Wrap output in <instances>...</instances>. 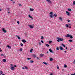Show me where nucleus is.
Instances as JSON below:
<instances>
[{
	"instance_id": "obj_25",
	"label": "nucleus",
	"mask_w": 75,
	"mask_h": 75,
	"mask_svg": "<svg viewBox=\"0 0 75 75\" xmlns=\"http://www.w3.org/2000/svg\"><path fill=\"white\" fill-rule=\"evenodd\" d=\"M73 6H75V1H74L73 2Z\"/></svg>"
},
{
	"instance_id": "obj_36",
	"label": "nucleus",
	"mask_w": 75,
	"mask_h": 75,
	"mask_svg": "<svg viewBox=\"0 0 75 75\" xmlns=\"http://www.w3.org/2000/svg\"><path fill=\"white\" fill-rule=\"evenodd\" d=\"M17 23L18 24H20V22H19V21H17Z\"/></svg>"
},
{
	"instance_id": "obj_54",
	"label": "nucleus",
	"mask_w": 75,
	"mask_h": 75,
	"mask_svg": "<svg viewBox=\"0 0 75 75\" xmlns=\"http://www.w3.org/2000/svg\"><path fill=\"white\" fill-rule=\"evenodd\" d=\"M53 74L52 73H51L50 74V75H52Z\"/></svg>"
},
{
	"instance_id": "obj_56",
	"label": "nucleus",
	"mask_w": 75,
	"mask_h": 75,
	"mask_svg": "<svg viewBox=\"0 0 75 75\" xmlns=\"http://www.w3.org/2000/svg\"><path fill=\"white\" fill-rule=\"evenodd\" d=\"M64 52H65V53H67V51H64Z\"/></svg>"
},
{
	"instance_id": "obj_41",
	"label": "nucleus",
	"mask_w": 75,
	"mask_h": 75,
	"mask_svg": "<svg viewBox=\"0 0 75 75\" xmlns=\"http://www.w3.org/2000/svg\"><path fill=\"white\" fill-rule=\"evenodd\" d=\"M56 50H59V48H58V47H57L56 48Z\"/></svg>"
},
{
	"instance_id": "obj_22",
	"label": "nucleus",
	"mask_w": 75,
	"mask_h": 75,
	"mask_svg": "<svg viewBox=\"0 0 75 75\" xmlns=\"http://www.w3.org/2000/svg\"><path fill=\"white\" fill-rule=\"evenodd\" d=\"M62 46H63V47H64V48H65V45H64V44H62Z\"/></svg>"
},
{
	"instance_id": "obj_47",
	"label": "nucleus",
	"mask_w": 75,
	"mask_h": 75,
	"mask_svg": "<svg viewBox=\"0 0 75 75\" xmlns=\"http://www.w3.org/2000/svg\"><path fill=\"white\" fill-rule=\"evenodd\" d=\"M22 68L23 69H25V68H24V67H23Z\"/></svg>"
},
{
	"instance_id": "obj_55",
	"label": "nucleus",
	"mask_w": 75,
	"mask_h": 75,
	"mask_svg": "<svg viewBox=\"0 0 75 75\" xmlns=\"http://www.w3.org/2000/svg\"><path fill=\"white\" fill-rule=\"evenodd\" d=\"M10 13V12H8V14H9V13Z\"/></svg>"
},
{
	"instance_id": "obj_2",
	"label": "nucleus",
	"mask_w": 75,
	"mask_h": 75,
	"mask_svg": "<svg viewBox=\"0 0 75 75\" xmlns=\"http://www.w3.org/2000/svg\"><path fill=\"white\" fill-rule=\"evenodd\" d=\"M49 14L51 15L50 16V17H51V18H53V17H54V16H53V12H51L49 13Z\"/></svg>"
},
{
	"instance_id": "obj_34",
	"label": "nucleus",
	"mask_w": 75,
	"mask_h": 75,
	"mask_svg": "<svg viewBox=\"0 0 75 75\" xmlns=\"http://www.w3.org/2000/svg\"><path fill=\"white\" fill-rule=\"evenodd\" d=\"M69 42H72V40H69Z\"/></svg>"
},
{
	"instance_id": "obj_9",
	"label": "nucleus",
	"mask_w": 75,
	"mask_h": 75,
	"mask_svg": "<svg viewBox=\"0 0 75 75\" xmlns=\"http://www.w3.org/2000/svg\"><path fill=\"white\" fill-rule=\"evenodd\" d=\"M70 36H71V35L69 34H67V36L66 35L65 37H70Z\"/></svg>"
},
{
	"instance_id": "obj_7",
	"label": "nucleus",
	"mask_w": 75,
	"mask_h": 75,
	"mask_svg": "<svg viewBox=\"0 0 75 75\" xmlns=\"http://www.w3.org/2000/svg\"><path fill=\"white\" fill-rule=\"evenodd\" d=\"M49 51L51 53H54V52H53V51H52V50H51V49H50L49 50Z\"/></svg>"
},
{
	"instance_id": "obj_26",
	"label": "nucleus",
	"mask_w": 75,
	"mask_h": 75,
	"mask_svg": "<svg viewBox=\"0 0 75 75\" xmlns=\"http://www.w3.org/2000/svg\"><path fill=\"white\" fill-rule=\"evenodd\" d=\"M33 57L34 58H36V55H35V54L33 55Z\"/></svg>"
},
{
	"instance_id": "obj_33",
	"label": "nucleus",
	"mask_w": 75,
	"mask_h": 75,
	"mask_svg": "<svg viewBox=\"0 0 75 75\" xmlns=\"http://www.w3.org/2000/svg\"><path fill=\"white\" fill-rule=\"evenodd\" d=\"M37 59H38V60H40V58L38 57H37Z\"/></svg>"
},
{
	"instance_id": "obj_46",
	"label": "nucleus",
	"mask_w": 75,
	"mask_h": 75,
	"mask_svg": "<svg viewBox=\"0 0 75 75\" xmlns=\"http://www.w3.org/2000/svg\"><path fill=\"white\" fill-rule=\"evenodd\" d=\"M67 21H68V22H70V20H69V19H68V20H67Z\"/></svg>"
},
{
	"instance_id": "obj_63",
	"label": "nucleus",
	"mask_w": 75,
	"mask_h": 75,
	"mask_svg": "<svg viewBox=\"0 0 75 75\" xmlns=\"http://www.w3.org/2000/svg\"><path fill=\"white\" fill-rule=\"evenodd\" d=\"M47 53H48V52L47 51Z\"/></svg>"
},
{
	"instance_id": "obj_37",
	"label": "nucleus",
	"mask_w": 75,
	"mask_h": 75,
	"mask_svg": "<svg viewBox=\"0 0 75 75\" xmlns=\"http://www.w3.org/2000/svg\"><path fill=\"white\" fill-rule=\"evenodd\" d=\"M41 39H44V37H43V36H42L41 37Z\"/></svg>"
},
{
	"instance_id": "obj_16",
	"label": "nucleus",
	"mask_w": 75,
	"mask_h": 75,
	"mask_svg": "<svg viewBox=\"0 0 75 75\" xmlns=\"http://www.w3.org/2000/svg\"><path fill=\"white\" fill-rule=\"evenodd\" d=\"M45 45H46V47H50V45H49L48 44H46Z\"/></svg>"
},
{
	"instance_id": "obj_28",
	"label": "nucleus",
	"mask_w": 75,
	"mask_h": 75,
	"mask_svg": "<svg viewBox=\"0 0 75 75\" xmlns=\"http://www.w3.org/2000/svg\"><path fill=\"white\" fill-rule=\"evenodd\" d=\"M29 17L30 18H32V19H33V18H32V17L30 15H29Z\"/></svg>"
},
{
	"instance_id": "obj_19",
	"label": "nucleus",
	"mask_w": 75,
	"mask_h": 75,
	"mask_svg": "<svg viewBox=\"0 0 75 75\" xmlns=\"http://www.w3.org/2000/svg\"><path fill=\"white\" fill-rule=\"evenodd\" d=\"M65 26L66 27H67V28H68L69 27V26L68 25V24H67L65 25Z\"/></svg>"
},
{
	"instance_id": "obj_15",
	"label": "nucleus",
	"mask_w": 75,
	"mask_h": 75,
	"mask_svg": "<svg viewBox=\"0 0 75 75\" xmlns=\"http://www.w3.org/2000/svg\"><path fill=\"white\" fill-rule=\"evenodd\" d=\"M43 64H44L45 65H48V63H46L45 62H43Z\"/></svg>"
},
{
	"instance_id": "obj_20",
	"label": "nucleus",
	"mask_w": 75,
	"mask_h": 75,
	"mask_svg": "<svg viewBox=\"0 0 75 75\" xmlns=\"http://www.w3.org/2000/svg\"><path fill=\"white\" fill-rule=\"evenodd\" d=\"M3 74V71H0V75H1Z\"/></svg>"
},
{
	"instance_id": "obj_17",
	"label": "nucleus",
	"mask_w": 75,
	"mask_h": 75,
	"mask_svg": "<svg viewBox=\"0 0 75 75\" xmlns=\"http://www.w3.org/2000/svg\"><path fill=\"white\" fill-rule=\"evenodd\" d=\"M59 19L60 20H61V21H62V18H61V17H60L59 18Z\"/></svg>"
},
{
	"instance_id": "obj_58",
	"label": "nucleus",
	"mask_w": 75,
	"mask_h": 75,
	"mask_svg": "<svg viewBox=\"0 0 75 75\" xmlns=\"http://www.w3.org/2000/svg\"><path fill=\"white\" fill-rule=\"evenodd\" d=\"M66 49L67 50V49H68V48H67V47H66Z\"/></svg>"
},
{
	"instance_id": "obj_8",
	"label": "nucleus",
	"mask_w": 75,
	"mask_h": 75,
	"mask_svg": "<svg viewBox=\"0 0 75 75\" xmlns=\"http://www.w3.org/2000/svg\"><path fill=\"white\" fill-rule=\"evenodd\" d=\"M66 13L67 14V15H68V16H69V12H68V11H66Z\"/></svg>"
},
{
	"instance_id": "obj_32",
	"label": "nucleus",
	"mask_w": 75,
	"mask_h": 75,
	"mask_svg": "<svg viewBox=\"0 0 75 75\" xmlns=\"http://www.w3.org/2000/svg\"><path fill=\"white\" fill-rule=\"evenodd\" d=\"M30 52H33V49H31L30 50Z\"/></svg>"
},
{
	"instance_id": "obj_21",
	"label": "nucleus",
	"mask_w": 75,
	"mask_h": 75,
	"mask_svg": "<svg viewBox=\"0 0 75 75\" xmlns=\"http://www.w3.org/2000/svg\"><path fill=\"white\" fill-rule=\"evenodd\" d=\"M50 61H52L53 60V59L52 58H50Z\"/></svg>"
},
{
	"instance_id": "obj_44",
	"label": "nucleus",
	"mask_w": 75,
	"mask_h": 75,
	"mask_svg": "<svg viewBox=\"0 0 75 75\" xmlns=\"http://www.w3.org/2000/svg\"><path fill=\"white\" fill-rule=\"evenodd\" d=\"M73 63L75 64V59L74 60Z\"/></svg>"
},
{
	"instance_id": "obj_24",
	"label": "nucleus",
	"mask_w": 75,
	"mask_h": 75,
	"mask_svg": "<svg viewBox=\"0 0 75 75\" xmlns=\"http://www.w3.org/2000/svg\"><path fill=\"white\" fill-rule=\"evenodd\" d=\"M70 37L71 39L73 38V37H72V35H70Z\"/></svg>"
},
{
	"instance_id": "obj_62",
	"label": "nucleus",
	"mask_w": 75,
	"mask_h": 75,
	"mask_svg": "<svg viewBox=\"0 0 75 75\" xmlns=\"http://www.w3.org/2000/svg\"><path fill=\"white\" fill-rule=\"evenodd\" d=\"M69 28H71V26H70L69 27Z\"/></svg>"
},
{
	"instance_id": "obj_14",
	"label": "nucleus",
	"mask_w": 75,
	"mask_h": 75,
	"mask_svg": "<svg viewBox=\"0 0 75 75\" xmlns=\"http://www.w3.org/2000/svg\"><path fill=\"white\" fill-rule=\"evenodd\" d=\"M7 48H9V49L11 48V46H10L8 45H7Z\"/></svg>"
},
{
	"instance_id": "obj_11",
	"label": "nucleus",
	"mask_w": 75,
	"mask_h": 75,
	"mask_svg": "<svg viewBox=\"0 0 75 75\" xmlns=\"http://www.w3.org/2000/svg\"><path fill=\"white\" fill-rule=\"evenodd\" d=\"M40 56L41 57H42L44 56V54H41L40 55Z\"/></svg>"
},
{
	"instance_id": "obj_4",
	"label": "nucleus",
	"mask_w": 75,
	"mask_h": 75,
	"mask_svg": "<svg viewBox=\"0 0 75 75\" xmlns=\"http://www.w3.org/2000/svg\"><path fill=\"white\" fill-rule=\"evenodd\" d=\"M2 31L3 32H4V33H6L7 32V31L5 30V29L4 28H2Z\"/></svg>"
},
{
	"instance_id": "obj_51",
	"label": "nucleus",
	"mask_w": 75,
	"mask_h": 75,
	"mask_svg": "<svg viewBox=\"0 0 75 75\" xmlns=\"http://www.w3.org/2000/svg\"><path fill=\"white\" fill-rule=\"evenodd\" d=\"M19 6H21V7L22 6L21 4H19Z\"/></svg>"
},
{
	"instance_id": "obj_53",
	"label": "nucleus",
	"mask_w": 75,
	"mask_h": 75,
	"mask_svg": "<svg viewBox=\"0 0 75 75\" xmlns=\"http://www.w3.org/2000/svg\"><path fill=\"white\" fill-rule=\"evenodd\" d=\"M14 67H17V66L15 65L14 66Z\"/></svg>"
},
{
	"instance_id": "obj_3",
	"label": "nucleus",
	"mask_w": 75,
	"mask_h": 75,
	"mask_svg": "<svg viewBox=\"0 0 75 75\" xmlns=\"http://www.w3.org/2000/svg\"><path fill=\"white\" fill-rule=\"evenodd\" d=\"M28 26L31 29L33 28L34 27V26H32L31 25H28Z\"/></svg>"
},
{
	"instance_id": "obj_6",
	"label": "nucleus",
	"mask_w": 75,
	"mask_h": 75,
	"mask_svg": "<svg viewBox=\"0 0 75 75\" xmlns=\"http://www.w3.org/2000/svg\"><path fill=\"white\" fill-rule=\"evenodd\" d=\"M14 67H11V69L12 71H14Z\"/></svg>"
},
{
	"instance_id": "obj_35",
	"label": "nucleus",
	"mask_w": 75,
	"mask_h": 75,
	"mask_svg": "<svg viewBox=\"0 0 75 75\" xmlns=\"http://www.w3.org/2000/svg\"><path fill=\"white\" fill-rule=\"evenodd\" d=\"M30 11H33V10H34V9H32V8H30Z\"/></svg>"
},
{
	"instance_id": "obj_30",
	"label": "nucleus",
	"mask_w": 75,
	"mask_h": 75,
	"mask_svg": "<svg viewBox=\"0 0 75 75\" xmlns=\"http://www.w3.org/2000/svg\"><path fill=\"white\" fill-rule=\"evenodd\" d=\"M31 58H27V59H28V60H30V59H31Z\"/></svg>"
},
{
	"instance_id": "obj_13",
	"label": "nucleus",
	"mask_w": 75,
	"mask_h": 75,
	"mask_svg": "<svg viewBox=\"0 0 75 75\" xmlns=\"http://www.w3.org/2000/svg\"><path fill=\"white\" fill-rule=\"evenodd\" d=\"M16 37H18V40H20V39H21L20 37L17 36V35H16Z\"/></svg>"
},
{
	"instance_id": "obj_23",
	"label": "nucleus",
	"mask_w": 75,
	"mask_h": 75,
	"mask_svg": "<svg viewBox=\"0 0 75 75\" xmlns=\"http://www.w3.org/2000/svg\"><path fill=\"white\" fill-rule=\"evenodd\" d=\"M30 63H33V62H34V61L33 60H30Z\"/></svg>"
},
{
	"instance_id": "obj_38",
	"label": "nucleus",
	"mask_w": 75,
	"mask_h": 75,
	"mask_svg": "<svg viewBox=\"0 0 75 75\" xmlns=\"http://www.w3.org/2000/svg\"><path fill=\"white\" fill-rule=\"evenodd\" d=\"M20 51H23V49H22L21 48H20Z\"/></svg>"
},
{
	"instance_id": "obj_45",
	"label": "nucleus",
	"mask_w": 75,
	"mask_h": 75,
	"mask_svg": "<svg viewBox=\"0 0 75 75\" xmlns=\"http://www.w3.org/2000/svg\"><path fill=\"white\" fill-rule=\"evenodd\" d=\"M57 69H59V67L58 66V65L57 66Z\"/></svg>"
},
{
	"instance_id": "obj_57",
	"label": "nucleus",
	"mask_w": 75,
	"mask_h": 75,
	"mask_svg": "<svg viewBox=\"0 0 75 75\" xmlns=\"http://www.w3.org/2000/svg\"><path fill=\"white\" fill-rule=\"evenodd\" d=\"M10 10V8H8V10Z\"/></svg>"
},
{
	"instance_id": "obj_29",
	"label": "nucleus",
	"mask_w": 75,
	"mask_h": 75,
	"mask_svg": "<svg viewBox=\"0 0 75 75\" xmlns=\"http://www.w3.org/2000/svg\"><path fill=\"white\" fill-rule=\"evenodd\" d=\"M68 10L69 11H72V10L70 9H68Z\"/></svg>"
},
{
	"instance_id": "obj_59",
	"label": "nucleus",
	"mask_w": 75,
	"mask_h": 75,
	"mask_svg": "<svg viewBox=\"0 0 75 75\" xmlns=\"http://www.w3.org/2000/svg\"><path fill=\"white\" fill-rule=\"evenodd\" d=\"M69 25H71V24H69Z\"/></svg>"
},
{
	"instance_id": "obj_39",
	"label": "nucleus",
	"mask_w": 75,
	"mask_h": 75,
	"mask_svg": "<svg viewBox=\"0 0 75 75\" xmlns=\"http://www.w3.org/2000/svg\"><path fill=\"white\" fill-rule=\"evenodd\" d=\"M52 42V41H50L49 42V44H51V43Z\"/></svg>"
},
{
	"instance_id": "obj_12",
	"label": "nucleus",
	"mask_w": 75,
	"mask_h": 75,
	"mask_svg": "<svg viewBox=\"0 0 75 75\" xmlns=\"http://www.w3.org/2000/svg\"><path fill=\"white\" fill-rule=\"evenodd\" d=\"M59 48L60 50H63V48H62L61 46L59 47Z\"/></svg>"
},
{
	"instance_id": "obj_5",
	"label": "nucleus",
	"mask_w": 75,
	"mask_h": 75,
	"mask_svg": "<svg viewBox=\"0 0 75 75\" xmlns=\"http://www.w3.org/2000/svg\"><path fill=\"white\" fill-rule=\"evenodd\" d=\"M46 1H47V2H48V3H50V4H51V3H52L50 0H46Z\"/></svg>"
},
{
	"instance_id": "obj_27",
	"label": "nucleus",
	"mask_w": 75,
	"mask_h": 75,
	"mask_svg": "<svg viewBox=\"0 0 75 75\" xmlns=\"http://www.w3.org/2000/svg\"><path fill=\"white\" fill-rule=\"evenodd\" d=\"M20 45L22 47H23L24 46V45L22 43H21Z\"/></svg>"
},
{
	"instance_id": "obj_49",
	"label": "nucleus",
	"mask_w": 75,
	"mask_h": 75,
	"mask_svg": "<svg viewBox=\"0 0 75 75\" xmlns=\"http://www.w3.org/2000/svg\"><path fill=\"white\" fill-rule=\"evenodd\" d=\"M39 45H41V42H39Z\"/></svg>"
},
{
	"instance_id": "obj_18",
	"label": "nucleus",
	"mask_w": 75,
	"mask_h": 75,
	"mask_svg": "<svg viewBox=\"0 0 75 75\" xmlns=\"http://www.w3.org/2000/svg\"><path fill=\"white\" fill-rule=\"evenodd\" d=\"M3 62H6L7 61L5 59H3Z\"/></svg>"
},
{
	"instance_id": "obj_1",
	"label": "nucleus",
	"mask_w": 75,
	"mask_h": 75,
	"mask_svg": "<svg viewBox=\"0 0 75 75\" xmlns=\"http://www.w3.org/2000/svg\"><path fill=\"white\" fill-rule=\"evenodd\" d=\"M56 39H57V41L58 42H59V41H64V39L61 38L57 37V38Z\"/></svg>"
},
{
	"instance_id": "obj_52",
	"label": "nucleus",
	"mask_w": 75,
	"mask_h": 75,
	"mask_svg": "<svg viewBox=\"0 0 75 75\" xmlns=\"http://www.w3.org/2000/svg\"><path fill=\"white\" fill-rule=\"evenodd\" d=\"M1 51H2V50H1V49H0V52H1Z\"/></svg>"
},
{
	"instance_id": "obj_61",
	"label": "nucleus",
	"mask_w": 75,
	"mask_h": 75,
	"mask_svg": "<svg viewBox=\"0 0 75 75\" xmlns=\"http://www.w3.org/2000/svg\"><path fill=\"white\" fill-rule=\"evenodd\" d=\"M15 45H16V46H17V44H15Z\"/></svg>"
},
{
	"instance_id": "obj_42",
	"label": "nucleus",
	"mask_w": 75,
	"mask_h": 75,
	"mask_svg": "<svg viewBox=\"0 0 75 75\" xmlns=\"http://www.w3.org/2000/svg\"><path fill=\"white\" fill-rule=\"evenodd\" d=\"M67 65H66L65 64L64 65V67H65V68H67Z\"/></svg>"
},
{
	"instance_id": "obj_48",
	"label": "nucleus",
	"mask_w": 75,
	"mask_h": 75,
	"mask_svg": "<svg viewBox=\"0 0 75 75\" xmlns=\"http://www.w3.org/2000/svg\"><path fill=\"white\" fill-rule=\"evenodd\" d=\"M71 75H75V73H74L73 74H71Z\"/></svg>"
},
{
	"instance_id": "obj_50",
	"label": "nucleus",
	"mask_w": 75,
	"mask_h": 75,
	"mask_svg": "<svg viewBox=\"0 0 75 75\" xmlns=\"http://www.w3.org/2000/svg\"><path fill=\"white\" fill-rule=\"evenodd\" d=\"M1 57H3V56H4V55L3 54H1Z\"/></svg>"
},
{
	"instance_id": "obj_31",
	"label": "nucleus",
	"mask_w": 75,
	"mask_h": 75,
	"mask_svg": "<svg viewBox=\"0 0 75 75\" xmlns=\"http://www.w3.org/2000/svg\"><path fill=\"white\" fill-rule=\"evenodd\" d=\"M25 68L26 69H28V68L26 66H25Z\"/></svg>"
},
{
	"instance_id": "obj_64",
	"label": "nucleus",
	"mask_w": 75,
	"mask_h": 75,
	"mask_svg": "<svg viewBox=\"0 0 75 75\" xmlns=\"http://www.w3.org/2000/svg\"><path fill=\"white\" fill-rule=\"evenodd\" d=\"M1 9H0V11H1Z\"/></svg>"
},
{
	"instance_id": "obj_10",
	"label": "nucleus",
	"mask_w": 75,
	"mask_h": 75,
	"mask_svg": "<svg viewBox=\"0 0 75 75\" xmlns=\"http://www.w3.org/2000/svg\"><path fill=\"white\" fill-rule=\"evenodd\" d=\"M22 41L23 43H25V42H26V41L25 40V39L23 40Z\"/></svg>"
},
{
	"instance_id": "obj_60",
	"label": "nucleus",
	"mask_w": 75,
	"mask_h": 75,
	"mask_svg": "<svg viewBox=\"0 0 75 75\" xmlns=\"http://www.w3.org/2000/svg\"><path fill=\"white\" fill-rule=\"evenodd\" d=\"M13 4H14V3H15V2H13Z\"/></svg>"
},
{
	"instance_id": "obj_40",
	"label": "nucleus",
	"mask_w": 75,
	"mask_h": 75,
	"mask_svg": "<svg viewBox=\"0 0 75 75\" xmlns=\"http://www.w3.org/2000/svg\"><path fill=\"white\" fill-rule=\"evenodd\" d=\"M54 16L55 17H56L57 16V15L56 14H54Z\"/></svg>"
},
{
	"instance_id": "obj_43",
	"label": "nucleus",
	"mask_w": 75,
	"mask_h": 75,
	"mask_svg": "<svg viewBox=\"0 0 75 75\" xmlns=\"http://www.w3.org/2000/svg\"><path fill=\"white\" fill-rule=\"evenodd\" d=\"M41 42L42 43H44V41H43L42 40H41Z\"/></svg>"
}]
</instances>
